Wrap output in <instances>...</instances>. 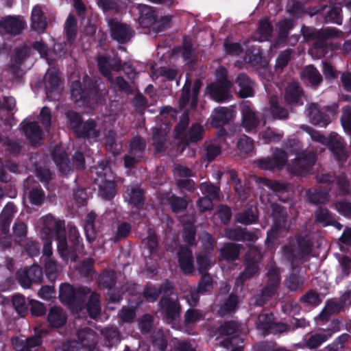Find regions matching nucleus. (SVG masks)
I'll return each instance as SVG.
<instances>
[{
  "label": "nucleus",
  "instance_id": "obj_1",
  "mask_svg": "<svg viewBox=\"0 0 351 351\" xmlns=\"http://www.w3.org/2000/svg\"><path fill=\"white\" fill-rule=\"evenodd\" d=\"M64 224L57 220L52 215H47L40 220V237L43 239H49L56 237L58 240V251L60 256L66 262L75 261L77 252L81 253L83 245L80 239L79 232L74 226L69 229V241L71 243V249L68 248L67 242L62 235Z\"/></svg>",
  "mask_w": 351,
  "mask_h": 351
},
{
  "label": "nucleus",
  "instance_id": "obj_2",
  "mask_svg": "<svg viewBox=\"0 0 351 351\" xmlns=\"http://www.w3.org/2000/svg\"><path fill=\"white\" fill-rule=\"evenodd\" d=\"M88 295V302L86 311L92 318H95L100 313L99 296L95 293H91L88 288L80 287L74 289L70 285L64 283L60 285L59 297L62 302L69 304L75 313L81 311L84 306L85 300Z\"/></svg>",
  "mask_w": 351,
  "mask_h": 351
},
{
  "label": "nucleus",
  "instance_id": "obj_3",
  "mask_svg": "<svg viewBox=\"0 0 351 351\" xmlns=\"http://www.w3.org/2000/svg\"><path fill=\"white\" fill-rule=\"evenodd\" d=\"M159 293L162 294L160 302V311L167 322L172 324L180 317V306L177 295L173 293L171 283L166 282L162 285L160 290L148 286L144 291V296L147 301L154 302Z\"/></svg>",
  "mask_w": 351,
  "mask_h": 351
},
{
  "label": "nucleus",
  "instance_id": "obj_4",
  "mask_svg": "<svg viewBox=\"0 0 351 351\" xmlns=\"http://www.w3.org/2000/svg\"><path fill=\"white\" fill-rule=\"evenodd\" d=\"M302 129L305 130L315 143H319L323 146H327L339 160H344L347 158V153L344 148L343 139L336 133H331L329 137H325L309 126L302 125Z\"/></svg>",
  "mask_w": 351,
  "mask_h": 351
},
{
  "label": "nucleus",
  "instance_id": "obj_5",
  "mask_svg": "<svg viewBox=\"0 0 351 351\" xmlns=\"http://www.w3.org/2000/svg\"><path fill=\"white\" fill-rule=\"evenodd\" d=\"M217 82L208 85L206 93L215 101L222 102L229 99L231 84L226 80L227 71L224 67H219L216 73Z\"/></svg>",
  "mask_w": 351,
  "mask_h": 351
},
{
  "label": "nucleus",
  "instance_id": "obj_6",
  "mask_svg": "<svg viewBox=\"0 0 351 351\" xmlns=\"http://www.w3.org/2000/svg\"><path fill=\"white\" fill-rule=\"evenodd\" d=\"M98 66L100 72L110 82L114 88H118L125 92H129V86L127 82L121 77H117L113 80L110 74L111 71H118L121 68V63L118 59H110L104 56L98 57Z\"/></svg>",
  "mask_w": 351,
  "mask_h": 351
},
{
  "label": "nucleus",
  "instance_id": "obj_7",
  "mask_svg": "<svg viewBox=\"0 0 351 351\" xmlns=\"http://www.w3.org/2000/svg\"><path fill=\"white\" fill-rule=\"evenodd\" d=\"M95 182L99 187V193L105 199H110L115 195L114 184L112 181L110 169L104 163H100L96 168Z\"/></svg>",
  "mask_w": 351,
  "mask_h": 351
},
{
  "label": "nucleus",
  "instance_id": "obj_8",
  "mask_svg": "<svg viewBox=\"0 0 351 351\" xmlns=\"http://www.w3.org/2000/svg\"><path fill=\"white\" fill-rule=\"evenodd\" d=\"M97 342L96 334L90 329L84 328L78 332V341H71L64 344L63 351H79L84 348L91 351Z\"/></svg>",
  "mask_w": 351,
  "mask_h": 351
},
{
  "label": "nucleus",
  "instance_id": "obj_9",
  "mask_svg": "<svg viewBox=\"0 0 351 351\" xmlns=\"http://www.w3.org/2000/svg\"><path fill=\"white\" fill-rule=\"evenodd\" d=\"M315 162V155L311 152L297 154L295 160L288 165V171L293 174H302Z\"/></svg>",
  "mask_w": 351,
  "mask_h": 351
},
{
  "label": "nucleus",
  "instance_id": "obj_10",
  "mask_svg": "<svg viewBox=\"0 0 351 351\" xmlns=\"http://www.w3.org/2000/svg\"><path fill=\"white\" fill-rule=\"evenodd\" d=\"M66 117L69 121L71 127L74 129L80 135H84L88 137L97 136L95 130V124L93 121L82 123L81 117L75 112H69Z\"/></svg>",
  "mask_w": 351,
  "mask_h": 351
},
{
  "label": "nucleus",
  "instance_id": "obj_11",
  "mask_svg": "<svg viewBox=\"0 0 351 351\" xmlns=\"http://www.w3.org/2000/svg\"><path fill=\"white\" fill-rule=\"evenodd\" d=\"M246 267L244 272L236 280V285H242L243 281L254 275L258 271L256 261L261 258V252L257 247L250 248L246 255Z\"/></svg>",
  "mask_w": 351,
  "mask_h": 351
},
{
  "label": "nucleus",
  "instance_id": "obj_12",
  "mask_svg": "<svg viewBox=\"0 0 351 351\" xmlns=\"http://www.w3.org/2000/svg\"><path fill=\"white\" fill-rule=\"evenodd\" d=\"M202 84L200 80H196L194 83L191 95L189 93L190 84L188 77L182 89V94L180 99L179 104L181 108L189 106L191 108L195 107L199 90Z\"/></svg>",
  "mask_w": 351,
  "mask_h": 351
},
{
  "label": "nucleus",
  "instance_id": "obj_13",
  "mask_svg": "<svg viewBox=\"0 0 351 351\" xmlns=\"http://www.w3.org/2000/svg\"><path fill=\"white\" fill-rule=\"evenodd\" d=\"M42 276V269L36 265H32L27 269H21L17 273V278L19 283L25 289L29 288L32 282L40 281Z\"/></svg>",
  "mask_w": 351,
  "mask_h": 351
},
{
  "label": "nucleus",
  "instance_id": "obj_14",
  "mask_svg": "<svg viewBox=\"0 0 351 351\" xmlns=\"http://www.w3.org/2000/svg\"><path fill=\"white\" fill-rule=\"evenodd\" d=\"M202 193L206 197L201 198L197 202V206L201 211H206L211 209V199H217L219 196L218 187L208 183H202L200 185Z\"/></svg>",
  "mask_w": 351,
  "mask_h": 351
},
{
  "label": "nucleus",
  "instance_id": "obj_15",
  "mask_svg": "<svg viewBox=\"0 0 351 351\" xmlns=\"http://www.w3.org/2000/svg\"><path fill=\"white\" fill-rule=\"evenodd\" d=\"M108 25L110 27L112 38L119 43L127 42L132 35V30L129 27L116 19H108Z\"/></svg>",
  "mask_w": 351,
  "mask_h": 351
},
{
  "label": "nucleus",
  "instance_id": "obj_16",
  "mask_svg": "<svg viewBox=\"0 0 351 351\" xmlns=\"http://www.w3.org/2000/svg\"><path fill=\"white\" fill-rule=\"evenodd\" d=\"M287 160V155L284 151L276 149L271 158L261 159L258 161V165L264 169H279L285 165Z\"/></svg>",
  "mask_w": 351,
  "mask_h": 351
},
{
  "label": "nucleus",
  "instance_id": "obj_17",
  "mask_svg": "<svg viewBox=\"0 0 351 351\" xmlns=\"http://www.w3.org/2000/svg\"><path fill=\"white\" fill-rule=\"evenodd\" d=\"M234 116V112L232 108L220 107L214 110L210 117V124L215 128H219L226 124Z\"/></svg>",
  "mask_w": 351,
  "mask_h": 351
},
{
  "label": "nucleus",
  "instance_id": "obj_18",
  "mask_svg": "<svg viewBox=\"0 0 351 351\" xmlns=\"http://www.w3.org/2000/svg\"><path fill=\"white\" fill-rule=\"evenodd\" d=\"M257 328L262 331L263 333H266L269 330H273L276 328L280 332H283L287 330L286 326L283 324L275 325L274 322V316L271 313H263L258 317L256 323Z\"/></svg>",
  "mask_w": 351,
  "mask_h": 351
},
{
  "label": "nucleus",
  "instance_id": "obj_19",
  "mask_svg": "<svg viewBox=\"0 0 351 351\" xmlns=\"http://www.w3.org/2000/svg\"><path fill=\"white\" fill-rule=\"evenodd\" d=\"M34 48L40 53L42 57H44L49 65H51V58H53L54 56L56 58H62L65 52L63 51L62 45L57 43L54 45L53 52L48 54V50L47 46L42 41L35 42L34 44Z\"/></svg>",
  "mask_w": 351,
  "mask_h": 351
},
{
  "label": "nucleus",
  "instance_id": "obj_20",
  "mask_svg": "<svg viewBox=\"0 0 351 351\" xmlns=\"http://www.w3.org/2000/svg\"><path fill=\"white\" fill-rule=\"evenodd\" d=\"M41 343L40 336L35 335L26 340L18 338L12 340V344L16 351H32L36 349Z\"/></svg>",
  "mask_w": 351,
  "mask_h": 351
},
{
  "label": "nucleus",
  "instance_id": "obj_21",
  "mask_svg": "<svg viewBox=\"0 0 351 351\" xmlns=\"http://www.w3.org/2000/svg\"><path fill=\"white\" fill-rule=\"evenodd\" d=\"M258 123V119L250 106L243 104L242 108V126L246 131L254 130Z\"/></svg>",
  "mask_w": 351,
  "mask_h": 351
},
{
  "label": "nucleus",
  "instance_id": "obj_22",
  "mask_svg": "<svg viewBox=\"0 0 351 351\" xmlns=\"http://www.w3.org/2000/svg\"><path fill=\"white\" fill-rule=\"evenodd\" d=\"M145 147L144 141L139 138L135 137L132 139L130 144V154L134 155L135 157L126 156L125 157V166L130 167L137 160L136 158L141 157V152Z\"/></svg>",
  "mask_w": 351,
  "mask_h": 351
},
{
  "label": "nucleus",
  "instance_id": "obj_23",
  "mask_svg": "<svg viewBox=\"0 0 351 351\" xmlns=\"http://www.w3.org/2000/svg\"><path fill=\"white\" fill-rule=\"evenodd\" d=\"M236 84L238 86V93L241 97H252L254 94V84L244 74L238 75Z\"/></svg>",
  "mask_w": 351,
  "mask_h": 351
},
{
  "label": "nucleus",
  "instance_id": "obj_24",
  "mask_svg": "<svg viewBox=\"0 0 351 351\" xmlns=\"http://www.w3.org/2000/svg\"><path fill=\"white\" fill-rule=\"evenodd\" d=\"M308 115L313 124L319 127H326L330 123V119L327 114H324L316 104H312L308 106Z\"/></svg>",
  "mask_w": 351,
  "mask_h": 351
},
{
  "label": "nucleus",
  "instance_id": "obj_25",
  "mask_svg": "<svg viewBox=\"0 0 351 351\" xmlns=\"http://www.w3.org/2000/svg\"><path fill=\"white\" fill-rule=\"evenodd\" d=\"M181 269L186 274L193 271L192 252L188 248L181 247L178 252Z\"/></svg>",
  "mask_w": 351,
  "mask_h": 351
},
{
  "label": "nucleus",
  "instance_id": "obj_26",
  "mask_svg": "<svg viewBox=\"0 0 351 351\" xmlns=\"http://www.w3.org/2000/svg\"><path fill=\"white\" fill-rule=\"evenodd\" d=\"M1 26L8 33L16 35L23 29L25 23L19 18L9 16L1 22Z\"/></svg>",
  "mask_w": 351,
  "mask_h": 351
},
{
  "label": "nucleus",
  "instance_id": "obj_27",
  "mask_svg": "<svg viewBox=\"0 0 351 351\" xmlns=\"http://www.w3.org/2000/svg\"><path fill=\"white\" fill-rule=\"evenodd\" d=\"M66 315L65 312L60 307H52L48 313L47 321L49 324L56 328L63 326L66 321Z\"/></svg>",
  "mask_w": 351,
  "mask_h": 351
},
{
  "label": "nucleus",
  "instance_id": "obj_28",
  "mask_svg": "<svg viewBox=\"0 0 351 351\" xmlns=\"http://www.w3.org/2000/svg\"><path fill=\"white\" fill-rule=\"evenodd\" d=\"M53 160L59 168V170L63 174H67L71 169V167L67 161V155L60 147H56L53 152Z\"/></svg>",
  "mask_w": 351,
  "mask_h": 351
},
{
  "label": "nucleus",
  "instance_id": "obj_29",
  "mask_svg": "<svg viewBox=\"0 0 351 351\" xmlns=\"http://www.w3.org/2000/svg\"><path fill=\"white\" fill-rule=\"evenodd\" d=\"M47 26L45 17L41 8L36 5L32 11V28L37 32H43Z\"/></svg>",
  "mask_w": 351,
  "mask_h": 351
},
{
  "label": "nucleus",
  "instance_id": "obj_30",
  "mask_svg": "<svg viewBox=\"0 0 351 351\" xmlns=\"http://www.w3.org/2000/svg\"><path fill=\"white\" fill-rule=\"evenodd\" d=\"M23 131L31 144L37 145L42 139L41 130L36 122H30L23 127Z\"/></svg>",
  "mask_w": 351,
  "mask_h": 351
},
{
  "label": "nucleus",
  "instance_id": "obj_31",
  "mask_svg": "<svg viewBox=\"0 0 351 351\" xmlns=\"http://www.w3.org/2000/svg\"><path fill=\"white\" fill-rule=\"evenodd\" d=\"M267 278V286L264 289L262 293V296L264 298L270 297L274 294L280 281L278 270L275 268L270 269L268 271Z\"/></svg>",
  "mask_w": 351,
  "mask_h": 351
},
{
  "label": "nucleus",
  "instance_id": "obj_32",
  "mask_svg": "<svg viewBox=\"0 0 351 351\" xmlns=\"http://www.w3.org/2000/svg\"><path fill=\"white\" fill-rule=\"evenodd\" d=\"M46 95L48 98L52 97V93L60 84V79L56 71L49 69L45 75Z\"/></svg>",
  "mask_w": 351,
  "mask_h": 351
},
{
  "label": "nucleus",
  "instance_id": "obj_33",
  "mask_svg": "<svg viewBox=\"0 0 351 351\" xmlns=\"http://www.w3.org/2000/svg\"><path fill=\"white\" fill-rule=\"evenodd\" d=\"M71 97L74 103L78 106L84 105L86 103L88 93L86 90L82 88V84L80 81H73L71 88Z\"/></svg>",
  "mask_w": 351,
  "mask_h": 351
},
{
  "label": "nucleus",
  "instance_id": "obj_34",
  "mask_svg": "<svg viewBox=\"0 0 351 351\" xmlns=\"http://www.w3.org/2000/svg\"><path fill=\"white\" fill-rule=\"evenodd\" d=\"M138 9L140 13L139 23L144 27H147L152 25L154 21V12L152 8L146 5H140L138 6Z\"/></svg>",
  "mask_w": 351,
  "mask_h": 351
},
{
  "label": "nucleus",
  "instance_id": "obj_35",
  "mask_svg": "<svg viewBox=\"0 0 351 351\" xmlns=\"http://www.w3.org/2000/svg\"><path fill=\"white\" fill-rule=\"evenodd\" d=\"M316 220L323 226H334L337 229L341 230L342 226L332 217L326 209L320 208L315 213Z\"/></svg>",
  "mask_w": 351,
  "mask_h": 351
},
{
  "label": "nucleus",
  "instance_id": "obj_36",
  "mask_svg": "<svg viewBox=\"0 0 351 351\" xmlns=\"http://www.w3.org/2000/svg\"><path fill=\"white\" fill-rule=\"evenodd\" d=\"M272 27L267 18L261 20L257 32L253 35V39L260 42L267 40L271 36Z\"/></svg>",
  "mask_w": 351,
  "mask_h": 351
},
{
  "label": "nucleus",
  "instance_id": "obj_37",
  "mask_svg": "<svg viewBox=\"0 0 351 351\" xmlns=\"http://www.w3.org/2000/svg\"><path fill=\"white\" fill-rule=\"evenodd\" d=\"M14 213V204L11 203L7 204L0 215V228L3 232L5 233L8 232L10 223Z\"/></svg>",
  "mask_w": 351,
  "mask_h": 351
},
{
  "label": "nucleus",
  "instance_id": "obj_38",
  "mask_svg": "<svg viewBox=\"0 0 351 351\" xmlns=\"http://www.w3.org/2000/svg\"><path fill=\"white\" fill-rule=\"evenodd\" d=\"M302 91L298 83L293 82L290 83L286 88L285 99L288 104H300Z\"/></svg>",
  "mask_w": 351,
  "mask_h": 351
},
{
  "label": "nucleus",
  "instance_id": "obj_39",
  "mask_svg": "<svg viewBox=\"0 0 351 351\" xmlns=\"http://www.w3.org/2000/svg\"><path fill=\"white\" fill-rule=\"evenodd\" d=\"M332 336V332H326L322 330L319 333L312 335L306 340V345L308 348L313 349L319 347L322 343L326 341Z\"/></svg>",
  "mask_w": 351,
  "mask_h": 351
},
{
  "label": "nucleus",
  "instance_id": "obj_40",
  "mask_svg": "<svg viewBox=\"0 0 351 351\" xmlns=\"http://www.w3.org/2000/svg\"><path fill=\"white\" fill-rule=\"evenodd\" d=\"M227 236L234 240L255 241L258 238L256 233L248 232L243 229L230 230L227 232Z\"/></svg>",
  "mask_w": 351,
  "mask_h": 351
},
{
  "label": "nucleus",
  "instance_id": "obj_41",
  "mask_svg": "<svg viewBox=\"0 0 351 351\" xmlns=\"http://www.w3.org/2000/svg\"><path fill=\"white\" fill-rule=\"evenodd\" d=\"M170 130V126L167 124L164 128H155L153 132V141L157 152H161L163 149V145L165 141V135Z\"/></svg>",
  "mask_w": 351,
  "mask_h": 351
},
{
  "label": "nucleus",
  "instance_id": "obj_42",
  "mask_svg": "<svg viewBox=\"0 0 351 351\" xmlns=\"http://www.w3.org/2000/svg\"><path fill=\"white\" fill-rule=\"evenodd\" d=\"M239 252V247L237 245L233 243L226 244L220 250L221 261H226L228 262L234 261L238 257Z\"/></svg>",
  "mask_w": 351,
  "mask_h": 351
},
{
  "label": "nucleus",
  "instance_id": "obj_43",
  "mask_svg": "<svg viewBox=\"0 0 351 351\" xmlns=\"http://www.w3.org/2000/svg\"><path fill=\"white\" fill-rule=\"evenodd\" d=\"M302 77L308 80L312 85H317L322 81V76L313 66H306L302 71Z\"/></svg>",
  "mask_w": 351,
  "mask_h": 351
},
{
  "label": "nucleus",
  "instance_id": "obj_44",
  "mask_svg": "<svg viewBox=\"0 0 351 351\" xmlns=\"http://www.w3.org/2000/svg\"><path fill=\"white\" fill-rule=\"evenodd\" d=\"M125 198L130 204L138 207L142 204L143 193L138 187H132L125 192Z\"/></svg>",
  "mask_w": 351,
  "mask_h": 351
},
{
  "label": "nucleus",
  "instance_id": "obj_45",
  "mask_svg": "<svg viewBox=\"0 0 351 351\" xmlns=\"http://www.w3.org/2000/svg\"><path fill=\"white\" fill-rule=\"evenodd\" d=\"M237 220L243 224H251L257 220V210L255 207H250L243 213L237 216Z\"/></svg>",
  "mask_w": 351,
  "mask_h": 351
},
{
  "label": "nucleus",
  "instance_id": "obj_46",
  "mask_svg": "<svg viewBox=\"0 0 351 351\" xmlns=\"http://www.w3.org/2000/svg\"><path fill=\"white\" fill-rule=\"evenodd\" d=\"M95 215L93 213H88L86 217L84 230L86 239L89 243L93 242L96 237V232L94 229V221Z\"/></svg>",
  "mask_w": 351,
  "mask_h": 351
},
{
  "label": "nucleus",
  "instance_id": "obj_47",
  "mask_svg": "<svg viewBox=\"0 0 351 351\" xmlns=\"http://www.w3.org/2000/svg\"><path fill=\"white\" fill-rule=\"evenodd\" d=\"M197 262L199 272L204 274L215 263V260L208 254H202L197 256Z\"/></svg>",
  "mask_w": 351,
  "mask_h": 351
},
{
  "label": "nucleus",
  "instance_id": "obj_48",
  "mask_svg": "<svg viewBox=\"0 0 351 351\" xmlns=\"http://www.w3.org/2000/svg\"><path fill=\"white\" fill-rule=\"evenodd\" d=\"M203 314L197 309H189L184 315V324L186 328H189L197 322L202 319Z\"/></svg>",
  "mask_w": 351,
  "mask_h": 351
},
{
  "label": "nucleus",
  "instance_id": "obj_49",
  "mask_svg": "<svg viewBox=\"0 0 351 351\" xmlns=\"http://www.w3.org/2000/svg\"><path fill=\"white\" fill-rule=\"evenodd\" d=\"M101 335L107 341L105 343L106 346H112L120 341L119 335L115 328H106L101 331Z\"/></svg>",
  "mask_w": 351,
  "mask_h": 351
},
{
  "label": "nucleus",
  "instance_id": "obj_50",
  "mask_svg": "<svg viewBox=\"0 0 351 351\" xmlns=\"http://www.w3.org/2000/svg\"><path fill=\"white\" fill-rule=\"evenodd\" d=\"M203 128L199 123H193L187 135L185 136L186 141L196 142L199 141L202 138Z\"/></svg>",
  "mask_w": 351,
  "mask_h": 351
},
{
  "label": "nucleus",
  "instance_id": "obj_51",
  "mask_svg": "<svg viewBox=\"0 0 351 351\" xmlns=\"http://www.w3.org/2000/svg\"><path fill=\"white\" fill-rule=\"evenodd\" d=\"M278 98L276 96L271 97L269 99L270 110L274 118L284 119L287 117L288 112L286 110L280 108L277 106Z\"/></svg>",
  "mask_w": 351,
  "mask_h": 351
},
{
  "label": "nucleus",
  "instance_id": "obj_52",
  "mask_svg": "<svg viewBox=\"0 0 351 351\" xmlns=\"http://www.w3.org/2000/svg\"><path fill=\"white\" fill-rule=\"evenodd\" d=\"M45 270L46 275L49 280L53 281L56 279L58 275V265L56 262L52 258L45 260Z\"/></svg>",
  "mask_w": 351,
  "mask_h": 351
},
{
  "label": "nucleus",
  "instance_id": "obj_53",
  "mask_svg": "<svg viewBox=\"0 0 351 351\" xmlns=\"http://www.w3.org/2000/svg\"><path fill=\"white\" fill-rule=\"evenodd\" d=\"M237 299L234 295H231L228 300L219 309V313L223 316L235 311L237 306Z\"/></svg>",
  "mask_w": 351,
  "mask_h": 351
},
{
  "label": "nucleus",
  "instance_id": "obj_54",
  "mask_svg": "<svg viewBox=\"0 0 351 351\" xmlns=\"http://www.w3.org/2000/svg\"><path fill=\"white\" fill-rule=\"evenodd\" d=\"M97 3L105 13L110 11L117 12L120 10L117 0H97Z\"/></svg>",
  "mask_w": 351,
  "mask_h": 351
},
{
  "label": "nucleus",
  "instance_id": "obj_55",
  "mask_svg": "<svg viewBox=\"0 0 351 351\" xmlns=\"http://www.w3.org/2000/svg\"><path fill=\"white\" fill-rule=\"evenodd\" d=\"M65 31L69 41H72L76 35V21L71 14L69 16L66 21Z\"/></svg>",
  "mask_w": 351,
  "mask_h": 351
},
{
  "label": "nucleus",
  "instance_id": "obj_56",
  "mask_svg": "<svg viewBox=\"0 0 351 351\" xmlns=\"http://www.w3.org/2000/svg\"><path fill=\"white\" fill-rule=\"evenodd\" d=\"M343 305H340L334 301H329L325 306V308L319 315L320 319H324L327 315L340 311Z\"/></svg>",
  "mask_w": 351,
  "mask_h": 351
},
{
  "label": "nucleus",
  "instance_id": "obj_57",
  "mask_svg": "<svg viewBox=\"0 0 351 351\" xmlns=\"http://www.w3.org/2000/svg\"><path fill=\"white\" fill-rule=\"evenodd\" d=\"M169 204L173 211L176 214H179L180 212L184 210L187 205L186 201L182 198L175 196L171 197L169 199Z\"/></svg>",
  "mask_w": 351,
  "mask_h": 351
},
{
  "label": "nucleus",
  "instance_id": "obj_58",
  "mask_svg": "<svg viewBox=\"0 0 351 351\" xmlns=\"http://www.w3.org/2000/svg\"><path fill=\"white\" fill-rule=\"evenodd\" d=\"M153 346L160 351H163L167 346L166 334L164 331H158L153 337Z\"/></svg>",
  "mask_w": 351,
  "mask_h": 351
},
{
  "label": "nucleus",
  "instance_id": "obj_59",
  "mask_svg": "<svg viewBox=\"0 0 351 351\" xmlns=\"http://www.w3.org/2000/svg\"><path fill=\"white\" fill-rule=\"evenodd\" d=\"M301 300L305 304L313 306L319 305L322 301L319 295L313 291L308 292Z\"/></svg>",
  "mask_w": 351,
  "mask_h": 351
},
{
  "label": "nucleus",
  "instance_id": "obj_60",
  "mask_svg": "<svg viewBox=\"0 0 351 351\" xmlns=\"http://www.w3.org/2000/svg\"><path fill=\"white\" fill-rule=\"evenodd\" d=\"M12 303L17 313L23 316L27 311L25 298L21 295H14L12 298Z\"/></svg>",
  "mask_w": 351,
  "mask_h": 351
},
{
  "label": "nucleus",
  "instance_id": "obj_61",
  "mask_svg": "<svg viewBox=\"0 0 351 351\" xmlns=\"http://www.w3.org/2000/svg\"><path fill=\"white\" fill-rule=\"evenodd\" d=\"M293 26V22L290 20H284L279 23V40H284Z\"/></svg>",
  "mask_w": 351,
  "mask_h": 351
},
{
  "label": "nucleus",
  "instance_id": "obj_62",
  "mask_svg": "<svg viewBox=\"0 0 351 351\" xmlns=\"http://www.w3.org/2000/svg\"><path fill=\"white\" fill-rule=\"evenodd\" d=\"M195 229L191 223L184 224V239L186 243L192 245L195 241Z\"/></svg>",
  "mask_w": 351,
  "mask_h": 351
},
{
  "label": "nucleus",
  "instance_id": "obj_63",
  "mask_svg": "<svg viewBox=\"0 0 351 351\" xmlns=\"http://www.w3.org/2000/svg\"><path fill=\"white\" fill-rule=\"evenodd\" d=\"M239 325L234 322L225 323L219 328V333L224 335H231L239 330Z\"/></svg>",
  "mask_w": 351,
  "mask_h": 351
},
{
  "label": "nucleus",
  "instance_id": "obj_64",
  "mask_svg": "<svg viewBox=\"0 0 351 351\" xmlns=\"http://www.w3.org/2000/svg\"><path fill=\"white\" fill-rule=\"evenodd\" d=\"M304 280L302 277L292 274L287 280L286 284L287 287L291 290H296L302 286Z\"/></svg>",
  "mask_w": 351,
  "mask_h": 351
}]
</instances>
